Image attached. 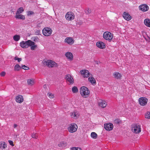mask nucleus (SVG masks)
<instances>
[{"mask_svg": "<svg viewBox=\"0 0 150 150\" xmlns=\"http://www.w3.org/2000/svg\"><path fill=\"white\" fill-rule=\"evenodd\" d=\"M64 41L70 45H72L74 43V40L72 38L68 37L65 39Z\"/></svg>", "mask_w": 150, "mask_h": 150, "instance_id": "nucleus-15", "label": "nucleus"}, {"mask_svg": "<svg viewBox=\"0 0 150 150\" xmlns=\"http://www.w3.org/2000/svg\"><path fill=\"white\" fill-rule=\"evenodd\" d=\"M48 96L49 98H53L54 97V95L50 92L48 93Z\"/></svg>", "mask_w": 150, "mask_h": 150, "instance_id": "nucleus-37", "label": "nucleus"}, {"mask_svg": "<svg viewBox=\"0 0 150 150\" xmlns=\"http://www.w3.org/2000/svg\"><path fill=\"white\" fill-rule=\"evenodd\" d=\"M44 64H46L49 67H53L57 66V64L51 60L45 61L43 63Z\"/></svg>", "mask_w": 150, "mask_h": 150, "instance_id": "nucleus-3", "label": "nucleus"}, {"mask_svg": "<svg viewBox=\"0 0 150 150\" xmlns=\"http://www.w3.org/2000/svg\"><path fill=\"white\" fill-rule=\"evenodd\" d=\"M131 130L134 133L138 134L141 131V126L137 124H133L132 125Z\"/></svg>", "mask_w": 150, "mask_h": 150, "instance_id": "nucleus-2", "label": "nucleus"}, {"mask_svg": "<svg viewBox=\"0 0 150 150\" xmlns=\"http://www.w3.org/2000/svg\"><path fill=\"white\" fill-rule=\"evenodd\" d=\"M146 40L149 42H150V38L148 37V38L147 39H146Z\"/></svg>", "mask_w": 150, "mask_h": 150, "instance_id": "nucleus-46", "label": "nucleus"}, {"mask_svg": "<svg viewBox=\"0 0 150 150\" xmlns=\"http://www.w3.org/2000/svg\"><path fill=\"white\" fill-rule=\"evenodd\" d=\"M144 23L146 26L150 27V19H146L144 21Z\"/></svg>", "mask_w": 150, "mask_h": 150, "instance_id": "nucleus-27", "label": "nucleus"}, {"mask_svg": "<svg viewBox=\"0 0 150 150\" xmlns=\"http://www.w3.org/2000/svg\"><path fill=\"white\" fill-rule=\"evenodd\" d=\"M27 83L30 86L33 85L34 84V79H28Z\"/></svg>", "mask_w": 150, "mask_h": 150, "instance_id": "nucleus-24", "label": "nucleus"}, {"mask_svg": "<svg viewBox=\"0 0 150 150\" xmlns=\"http://www.w3.org/2000/svg\"><path fill=\"white\" fill-rule=\"evenodd\" d=\"M104 38L106 40H111L113 38L112 34L108 32H105L103 34Z\"/></svg>", "mask_w": 150, "mask_h": 150, "instance_id": "nucleus-7", "label": "nucleus"}, {"mask_svg": "<svg viewBox=\"0 0 150 150\" xmlns=\"http://www.w3.org/2000/svg\"><path fill=\"white\" fill-rule=\"evenodd\" d=\"M88 81L92 84L94 85L96 83V81L95 78L93 77L92 75L91 74V76L88 77Z\"/></svg>", "mask_w": 150, "mask_h": 150, "instance_id": "nucleus-19", "label": "nucleus"}, {"mask_svg": "<svg viewBox=\"0 0 150 150\" xmlns=\"http://www.w3.org/2000/svg\"><path fill=\"white\" fill-rule=\"evenodd\" d=\"M24 11L23 8L21 7L19 8L17 10L16 14H20L22 13Z\"/></svg>", "mask_w": 150, "mask_h": 150, "instance_id": "nucleus-29", "label": "nucleus"}, {"mask_svg": "<svg viewBox=\"0 0 150 150\" xmlns=\"http://www.w3.org/2000/svg\"><path fill=\"white\" fill-rule=\"evenodd\" d=\"M65 78L69 85L74 83V80L73 77L70 74H67L65 76Z\"/></svg>", "mask_w": 150, "mask_h": 150, "instance_id": "nucleus-8", "label": "nucleus"}, {"mask_svg": "<svg viewBox=\"0 0 150 150\" xmlns=\"http://www.w3.org/2000/svg\"><path fill=\"white\" fill-rule=\"evenodd\" d=\"M72 91L73 93H75L78 92V89L77 87L74 86L72 87Z\"/></svg>", "mask_w": 150, "mask_h": 150, "instance_id": "nucleus-31", "label": "nucleus"}, {"mask_svg": "<svg viewBox=\"0 0 150 150\" xmlns=\"http://www.w3.org/2000/svg\"><path fill=\"white\" fill-rule=\"evenodd\" d=\"M15 17L16 18L23 20H24L25 19V17L24 16L20 14H16Z\"/></svg>", "mask_w": 150, "mask_h": 150, "instance_id": "nucleus-26", "label": "nucleus"}, {"mask_svg": "<svg viewBox=\"0 0 150 150\" xmlns=\"http://www.w3.org/2000/svg\"><path fill=\"white\" fill-rule=\"evenodd\" d=\"M30 44L31 45H29V46L31 47L30 49L32 50H34L37 47V45H35V43L34 42L30 40Z\"/></svg>", "mask_w": 150, "mask_h": 150, "instance_id": "nucleus-22", "label": "nucleus"}, {"mask_svg": "<svg viewBox=\"0 0 150 150\" xmlns=\"http://www.w3.org/2000/svg\"><path fill=\"white\" fill-rule=\"evenodd\" d=\"M7 147L6 144L4 142H0V148L1 149H3L6 148Z\"/></svg>", "mask_w": 150, "mask_h": 150, "instance_id": "nucleus-25", "label": "nucleus"}, {"mask_svg": "<svg viewBox=\"0 0 150 150\" xmlns=\"http://www.w3.org/2000/svg\"><path fill=\"white\" fill-rule=\"evenodd\" d=\"M148 101V99L144 97H140L139 99V103L142 106H144L146 105Z\"/></svg>", "mask_w": 150, "mask_h": 150, "instance_id": "nucleus-6", "label": "nucleus"}, {"mask_svg": "<svg viewBox=\"0 0 150 150\" xmlns=\"http://www.w3.org/2000/svg\"><path fill=\"white\" fill-rule=\"evenodd\" d=\"M14 60L18 61V62H20L22 60V59L21 58H18L17 57H16L14 59Z\"/></svg>", "mask_w": 150, "mask_h": 150, "instance_id": "nucleus-38", "label": "nucleus"}, {"mask_svg": "<svg viewBox=\"0 0 150 150\" xmlns=\"http://www.w3.org/2000/svg\"><path fill=\"white\" fill-rule=\"evenodd\" d=\"M81 96L84 98L88 97L90 95V91L89 89L86 87L83 86L80 89Z\"/></svg>", "mask_w": 150, "mask_h": 150, "instance_id": "nucleus-1", "label": "nucleus"}, {"mask_svg": "<svg viewBox=\"0 0 150 150\" xmlns=\"http://www.w3.org/2000/svg\"><path fill=\"white\" fill-rule=\"evenodd\" d=\"M65 57L69 61H72L73 59V56L71 52H67L65 54Z\"/></svg>", "mask_w": 150, "mask_h": 150, "instance_id": "nucleus-17", "label": "nucleus"}, {"mask_svg": "<svg viewBox=\"0 0 150 150\" xmlns=\"http://www.w3.org/2000/svg\"><path fill=\"white\" fill-rule=\"evenodd\" d=\"M40 33V31L39 30H37V32L35 33V34L36 35H39Z\"/></svg>", "mask_w": 150, "mask_h": 150, "instance_id": "nucleus-45", "label": "nucleus"}, {"mask_svg": "<svg viewBox=\"0 0 150 150\" xmlns=\"http://www.w3.org/2000/svg\"><path fill=\"white\" fill-rule=\"evenodd\" d=\"M43 35L45 36H49L51 34L52 30L51 29H43L42 30Z\"/></svg>", "mask_w": 150, "mask_h": 150, "instance_id": "nucleus-11", "label": "nucleus"}, {"mask_svg": "<svg viewBox=\"0 0 150 150\" xmlns=\"http://www.w3.org/2000/svg\"><path fill=\"white\" fill-rule=\"evenodd\" d=\"M98 105L100 107L103 108L106 106L107 103L105 100H100L98 101Z\"/></svg>", "mask_w": 150, "mask_h": 150, "instance_id": "nucleus-14", "label": "nucleus"}, {"mask_svg": "<svg viewBox=\"0 0 150 150\" xmlns=\"http://www.w3.org/2000/svg\"><path fill=\"white\" fill-rule=\"evenodd\" d=\"M96 46L101 49H104L105 48V44L101 41L97 42L96 43Z\"/></svg>", "mask_w": 150, "mask_h": 150, "instance_id": "nucleus-16", "label": "nucleus"}, {"mask_svg": "<svg viewBox=\"0 0 150 150\" xmlns=\"http://www.w3.org/2000/svg\"><path fill=\"white\" fill-rule=\"evenodd\" d=\"M123 16L124 19L127 21H129L131 19V16L126 12H124L123 13Z\"/></svg>", "mask_w": 150, "mask_h": 150, "instance_id": "nucleus-21", "label": "nucleus"}, {"mask_svg": "<svg viewBox=\"0 0 150 150\" xmlns=\"http://www.w3.org/2000/svg\"><path fill=\"white\" fill-rule=\"evenodd\" d=\"M30 40H28L27 41H22L20 43V46L23 48H26L29 46Z\"/></svg>", "mask_w": 150, "mask_h": 150, "instance_id": "nucleus-9", "label": "nucleus"}, {"mask_svg": "<svg viewBox=\"0 0 150 150\" xmlns=\"http://www.w3.org/2000/svg\"><path fill=\"white\" fill-rule=\"evenodd\" d=\"M21 69L20 66L18 64H16L14 67L15 70L16 71H18Z\"/></svg>", "mask_w": 150, "mask_h": 150, "instance_id": "nucleus-32", "label": "nucleus"}, {"mask_svg": "<svg viewBox=\"0 0 150 150\" xmlns=\"http://www.w3.org/2000/svg\"><path fill=\"white\" fill-rule=\"evenodd\" d=\"M17 125L16 124H14L13 125V127L14 128H15L17 127Z\"/></svg>", "mask_w": 150, "mask_h": 150, "instance_id": "nucleus-47", "label": "nucleus"}, {"mask_svg": "<svg viewBox=\"0 0 150 150\" xmlns=\"http://www.w3.org/2000/svg\"><path fill=\"white\" fill-rule=\"evenodd\" d=\"M65 17L67 20L72 21L74 19L75 15L72 12H69L66 13Z\"/></svg>", "mask_w": 150, "mask_h": 150, "instance_id": "nucleus-5", "label": "nucleus"}, {"mask_svg": "<svg viewBox=\"0 0 150 150\" xmlns=\"http://www.w3.org/2000/svg\"><path fill=\"white\" fill-rule=\"evenodd\" d=\"M70 115L71 117L76 119L79 117V114L78 112L75 111L71 112L70 114Z\"/></svg>", "mask_w": 150, "mask_h": 150, "instance_id": "nucleus-18", "label": "nucleus"}, {"mask_svg": "<svg viewBox=\"0 0 150 150\" xmlns=\"http://www.w3.org/2000/svg\"><path fill=\"white\" fill-rule=\"evenodd\" d=\"M8 142L10 145H11V146H14V145L13 144V142L12 141L9 140L8 141Z\"/></svg>", "mask_w": 150, "mask_h": 150, "instance_id": "nucleus-43", "label": "nucleus"}, {"mask_svg": "<svg viewBox=\"0 0 150 150\" xmlns=\"http://www.w3.org/2000/svg\"><path fill=\"white\" fill-rule=\"evenodd\" d=\"M49 28L47 27V28Z\"/></svg>", "mask_w": 150, "mask_h": 150, "instance_id": "nucleus-48", "label": "nucleus"}, {"mask_svg": "<svg viewBox=\"0 0 150 150\" xmlns=\"http://www.w3.org/2000/svg\"><path fill=\"white\" fill-rule=\"evenodd\" d=\"M104 127L106 130L110 131L113 129V125L112 123H108L104 124Z\"/></svg>", "mask_w": 150, "mask_h": 150, "instance_id": "nucleus-12", "label": "nucleus"}, {"mask_svg": "<svg viewBox=\"0 0 150 150\" xmlns=\"http://www.w3.org/2000/svg\"><path fill=\"white\" fill-rule=\"evenodd\" d=\"M21 68L26 70H28L29 69V68L28 67L26 66L25 65L22 66V67H21Z\"/></svg>", "mask_w": 150, "mask_h": 150, "instance_id": "nucleus-39", "label": "nucleus"}, {"mask_svg": "<svg viewBox=\"0 0 150 150\" xmlns=\"http://www.w3.org/2000/svg\"><path fill=\"white\" fill-rule=\"evenodd\" d=\"M78 126L75 123H71L69 125L68 128V131L71 133L75 132L77 130Z\"/></svg>", "mask_w": 150, "mask_h": 150, "instance_id": "nucleus-4", "label": "nucleus"}, {"mask_svg": "<svg viewBox=\"0 0 150 150\" xmlns=\"http://www.w3.org/2000/svg\"><path fill=\"white\" fill-rule=\"evenodd\" d=\"M67 144L66 142H60L58 146L60 147H64L67 146Z\"/></svg>", "mask_w": 150, "mask_h": 150, "instance_id": "nucleus-28", "label": "nucleus"}, {"mask_svg": "<svg viewBox=\"0 0 150 150\" xmlns=\"http://www.w3.org/2000/svg\"><path fill=\"white\" fill-rule=\"evenodd\" d=\"M33 14V12L32 11H29L28 13V15H32Z\"/></svg>", "mask_w": 150, "mask_h": 150, "instance_id": "nucleus-44", "label": "nucleus"}, {"mask_svg": "<svg viewBox=\"0 0 150 150\" xmlns=\"http://www.w3.org/2000/svg\"><path fill=\"white\" fill-rule=\"evenodd\" d=\"M71 150H82V149L79 147H73L71 148Z\"/></svg>", "mask_w": 150, "mask_h": 150, "instance_id": "nucleus-36", "label": "nucleus"}, {"mask_svg": "<svg viewBox=\"0 0 150 150\" xmlns=\"http://www.w3.org/2000/svg\"><path fill=\"white\" fill-rule=\"evenodd\" d=\"M114 78L117 79H120L121 77V74L119 72H115L113 74Z\"/></svg>", "mask_w": 150, "mask_h": 150, "instance_id": "nucleus-23", "label": "nucleus"}, {"mask_svg": "<svg viewBox=\"0 0 150 150\" xmlns=\"http://www.w3.org/2000/svg\"><path fill=\"white\" fill-rule=\"evenodd\" d=\"M32 137L33 138L36 139L37 138V134L36 133H33L32 135Z\"/></svg>", "mask_w": 150, "mask_h": 150, "instance_id": "nucleus-41", "label": "nucleus"}, {"mask_svg": "<svg viewBox=\"0 0 150 150\" xmlns=\"http://www.w3.org/2000/svg\"><path fill=\"white\" fill-rule=\"evenodd\" d=\"M145 117L147 119H150V112H146L145 115Z\"/></svg>", "mask_w": 150, "mask_h": 150, "instance_id": "nucleus-35", "label": "nucleus"}, {"mask_svg": "<svg viewBox=\"0 0 150 150\" xmlns=\"http://www.w3.org/2000/svg\"><path fill=\"white\" fill-rule=\"evenodd\" d=\"M6 74V73L5 71H2L0 73V75L1 76H4Z\"/></svg>", "mask_w": 150, "mask_h": 150, "instance_id": "nucleus-40", "label": "nucleus"}, {"mask_svg": "<svg viewBox=\"0 0 150 150\" xmlns=\"http://www.w3.org/2000/svg\"><path fill=\"white\" fill-rule=\"evenodd\" d=\"M91 137L94 139H96L97 137V134L95 132H92L91 133Z\"/></svg>", "mask_w": 150, "mask_h": 150, "instance_id": "nucleus-30", "label": "nucleus"}, {"mask_svg": "<svg viewBox=\"0 0 150 150\" xmlns=\"http://www.w3.org/2000/svg\"><path fill=\"white\" fill-rule=\"evenodd\" d=\"M91 13V10L90 9H88L86 10V13L88 14L90 13Z\"/></svg>", "mask_w": 150, "mask_h": 150, "instance_id": "nucleus-42", "label": "nucleus"}, {"mask_svg": "<svg viewBox=\"0 0 150 150\" xmlns=\"http://www.w3.org/2000/svg\"><path fill=\"white\" fill-rule=\"evenodd\" d=\"M81 74L83 75L84 78H88L91 76V74L87 70L83 69L81 70L80 71Z\"/></svg>", "mask_w": 150, "mask_h": 150, "instance_id": "nucleus-10", "label": "nucleus"}, {"mask_svg": "<svg viewBox=\"0 0 150 150\" xmlns=\"http://www.w3.org/2000/svg\"><path fill=\"white\" fill-rule=\"evenodd\" d=\"M16 101L19 103H21L23 101V96L21 95H18L15 98Z\"/></svg>", "mask_w": 150, "mask_h": 150, "instance_id": "nucleus-20", "label": "nucleus"}, {"mask_svg": "<svg viewBox=\"0 0 150 150\" xmlns=\"http://www.w3.org/2000/svg\"><path fill=\"white\" fill-rule=\"evenodd\" d=\"M13 39L15 41H18L20 39V37L18 35H15L13 36Z\"/></svg>", "mask_w": 150, "mask_h": 150, "instance_id": "nucleus-33", "label": "nucleus"}, {"mask_svg": "<svg viewBox=\"0 0 150 150\" xmlns=\"http://www.w3.org/2000/svg\"><path fill=\"white\" fill-rule=\"evenodd\" d=\"M139 8L140 10L145 12L147 11L149 9V6L146 4H143L139 6Z\"/></svg>", "mask_w": 150, "mask_h": 150, "instance_id": "nucleus-13", "label": "nucleus"}, {"mask_svg": "<svg viewBox=\"0 0 150 150\" xmlns=\"http://www.w3.org/2000/svg\"><path fill=\"white\" fill-rule=\"evenodd\" d=\"M113 121V122L115 124H119L121 122L120 120L118 119L114 120Z\"/></svg>", "mask_w": 150, "mask_h": 150, "instance_id": "nucleus-34", "label": "nucleus"}]
</instances>
